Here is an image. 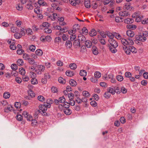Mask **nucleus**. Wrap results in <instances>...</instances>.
<instances>
[{
    "mask_svg": "<svg viewBox=\"0 0 148 148\" xmlns=\"http://www.w3.org/2000/svg\"><path fill=\"white\" fill-rule=\"evenodd\" d=\"M59 102L62 103H64L66 100L65 99L64 97L63 96V97H60L59 98Z\"/></svg>",
    "mask_w": 148,
    "mask_h": 148,
    "instance_id": "58",
    "label": "nucleus"
},
{
    "mask_svg": "<svg viewBox=\"0 0 148 148\" xmlns=\"http://www.w3.org/2000/svg\"><path fill=\"white\" fill-rule=\"evenodd\" d=\"M110 96V94L108 91L107 92H106L104 95V97L106 98H109Z\"/></svg>",
    "mask_w": 148,
    "mask_h": 148,
    "instance_id": "56",
    "label": "nucleus"
},
{
    "mask_svg": "<svg viewBox=\"0 0 148 148\" xmlns=\"http://www.w3.org/2000/svg\"><path fill=\"white\" fill-rule=\"evenodd\" d=\"M28 62L30 64L32 65H37L36 62L34 61V60L33 58H30L28 60Z\"/></svg>",
    "mask_w": 148,
    "mask_h": 148,
    "instance_id": "17",
    "label": "nucleus"
},
{
    "mask_svg": "<svg viewBox=\"0 0 148 148\" xmlns=\"http://www.w3.org/2000/svg\"><path fill=\"white\" fill-rule=\"evenodd\" d=\"M23 58L24 59L28 60L30 58L29 56L26 53H25L23 55Z\"/></svg>",
    "mask_w": 148,
    "mask_h": 148,
    "instance_id": "55",
    "label": "nucleus"
},
{
    "mask_svg": "<svg viewBox=\"0 0 148 148\" xmlns=\"http://www.w3.org/2000/svg\"><path fill=\"white\" fill-rule=\"evenodd\" d=\"M17 64L18 66H21L23 64V60L22 59H19L17 61Z\"/></svg>",
    "mask_w": 148,
    "mask_h": 148,
    "instance_id": "31",
    "label": "nucleus"
},
{
    "mask_svg": "<svg viewBox=\"0 0 148 148\" xmlns=\"http://www.w3.org/2000/svg\"><path fill=\"white\" fill-rule=\"evenodd\" d=\"M38 99L40 101H45V99L42 95H39L38 97Z\"/></svg>",
    "mask_w": 148,
    "mask_h": 148,
    "instance_id": "45",
    "label": "nucleus"
},
{
    "mask_svg": "<svg viewBox=\"0 0 148 148\" xmlns=\"http://www.w3.org/2000/svg\"><path fill=\"white\" fill-rule=\"evenodd\" d=\"M69 83L72 86H75L77 85V82L74 80L71 79L69 81Z\"/></svg>",
    "mask_w": 148,
    "mask_h": 148,
    "instance_id": "19",
    "label": "nucleus"
},
{
    "mask_svg": "<svg viewBox=\"0 0 148 148\" xmlns=\"http://www.w3.org/2000/svg\"><path fill=\"white\" fill-rule=\"evenodd\" d=\"M35 46L33 45H31L29 46V49L32 52H34L35 51Z\"/></svg>",
    "mask_w": 148,
    "mask_h": 148,
    "instance_id": "42",
    "label": "nucleus"
},
{
    "mask_svg": "<svg viewBox=\"0 0 148 148\" xmlns=\"http://www.w3.org/2000/svg\"><path fill=\"white\" fill-rule=\"evenodd\" d=\"M16 8V9L19 11H21L23 9V7L19 4L17 5Z\"/></svg>",
    "mask_w": 148,
    "mask_h": 148,
    "instance_id": "52",
    "label": "nucleus"
},
{
    "mask_svg": "<svg viewBox=\"0 0 148 148\" xmlns=\"http://www.w3.org/2000/svg\"><path fill=\"white\" fill-rule=\"evenodd\" d=\"M11 68L13 71H15L17 69V66L15 64H12L11 65Z\"/></svg>",
    "mask_w": 148,
    "mask_h": 148,
    "instance_id": "43",
    "label": "nucleus"
},
{
    "mask_svg": "<svg viewBox=\"0 0 148 148\" xmlns=\"http://www.w3.org/2000/svg\"><path fill=\"white\" fill-rule=\"evenodd\" d=\"M79 74L81 76H85L86 75L87 73L85 70H81L80 71Z\"/></svg>",
    "mask_w": 148,
    "mask_h": 148,
    "instance_id": "30",
    "label": "nucleus"
},
{
    "mask_svg": "<svg viewBox=\"0 0 148 148\" xmlns=\"http://www.w3.org/2000/svg\"><path fill=\"white\" fill-rule=\"evenodd\" d=\"M116 47H110V51L113 53H115L117 51V50L116 49Z\"/></svg>",
    "mask_w": 148,
    "mask_h": 148,
    "instance_id": "49",
    "label": "nucleus"
},
{
    "mask_svg": "<svg viewBox=\"0 0 148 148\" xmlns=\"http://www.w3.org/2000/svg\"><path fill=\"white\" fill-rule=\"evenodd\" d=\"M118 40H121L122 44L124 45L123 49L125 52L128 55L130 54V46L127 47L126 46V45H132L134 42L132 40L131 38H118Z\"/></svg>",
    "mask_w": 148,
    "mask_h": 148,
    "instance_id": "1",
    "label": "nucleus"
},
{
    "mask_svg": "<svg viewBox=\"0 0 148 148\" xmlns=\"http://www.w3.org/2000/svg\"><path fill=\"white\" fill-rule=\"evenodd\" d=\"M8 42L9 44H10V47L11 49L14 50L16 49V46L14 44L15 43L14 40L12 39L11 40H8Z\"/></svg>",
    "mask_w": 148,
    "mask_h": 148,
    "instance_id": "6",
    "label": "nucleus"
},
{
    "mask_svg": "<svg viewBox=\"0 0 148 148\" xmlns=\"http://www.w3.org/2000/svg\"><path fill=\"white\" fill-rule=\"evenodd\" d=\"M114 38H109L108 39L109 43L114 47H116L118 46V44L116 40L114 39Z\"/></svg>",
    "mask_w": 148,
    "mask_h": 148,
    "instance_id": "5",
    "label": "nucleus"
},
{
    "mask_svg": "<svg viewBox=\"0 0 148 148\" xmlns=\"http://www.w3.org/2000/svg\"><path fill=\"white\" fill-rule=\"evenodd\" d=\"M71 40L70 39L68 40L66 43V45L68 48H70L72 46V43Z\"/></svg>",
    "mask_w": 148,
    "mask_h": 148,
    "instance_id": "22",
    "label": "nucleus"
},
{
    "mask_svg": "<svg viewBox=\"0 0 148 148\" xmlns=\"http://www.w3.org/2000/svg\"><path fill=\"white\" fill-rule=\"evenodd\" d=\"M16 118L18 121H21L23 119V117L21 114H18L16 116Z\"/></svg>",
    "mask_w": 148,
    "mask_h": 148,
    "instance_id": "47",
    "label": "nucleus"
},
{
    "mask_svg": "<svg viewBox=\"0 0 148 148\" xmlns=\"http://www.w3.org/2000/svg\"><path fill=\"white\" fill-rule=\"evenodd\" d=\"M76 28H73V30L69 31L68 33L69 34H73L72 35V36H75V37H76V36L75 34V33L76 32ZM70 37H71V36Z\"/></svg>",
    "mask_w": 148,
    "mask_h": 148,
    "instance_id": "14",
    "label": "nucleus"
},
{
    "mask_svg": "<svg viewBox=\"0 0 148 148\" xmlns=\"http://www.w3.org/2000/svg\"><path fill=\"white\" fill-rule=\"evenodd\" d=\"M31 3H32L31 1H30V3L27 4L26 6V8L29 10H31L33 9V6L32 5Z\"/></svg>",
    "mask_w": 148,
    "mask_h": 148,
    "instance_id": "28",
    "label": "nucleus"
},
{
    "mask_svg": "<svg viewBox=\"0 0 148 148\" xmlns=\"http://www.w3.org/2000/svg\"><path fill=\"white\" fill-rule=\"evenodd\" d=\"M84 5L85 7L88 8H90L91 6L90 1L89 0H85Z\"/></svg>",
    "mask_w": 148,
    "mask_h": 148,
    "instance_id": "13",
    "label": "nucleus"
},
{
    "mask_svg": "<svg viewBox=\"0 0 148 148\" xmlns=\"http://www.w3.org/2000/svg\"><path fill=\"white\" fill-rule=\"evenodd\" d=\"M26 29L23 28H21V32L20 33H19V34H20L21 36H24L26 34Z\"/></svg>",
    "mask_w": 148,
    "mask_h": 148,
    "instance_id": "26",
    "label": "nucleus"
},
{
    "mask_svg": "<svg viewBox=\"0 0 148 148\" xmlns=\"http://www.w3.org/2000/svg\"><path fill=\"white\" fill-rule=\"evenodd\" d=\"M123 19L122 18L119 16L116 17L115 18V21L117 22H123Z\"/></svg>",
    "mask_w": 148,
    "mask_h": 148,
    "instance_id": "34",
    "label": "nucleus"
},
{
    "mask_svg": "<svg viewBox=\"0 0 148 148\" xmlns=\"http://www.w3.org/2000/svg\"><path fill=\"white\" fill-rule=\"evenodd\" d=\"M108 91L110 94L111 93L112 95L114 94L115 93V90L113 88H109L108 90Z\"/></svg>",
    "mask_w": 148,
    "mask_h": 148,
    "instance_id": "35",
    "label": "nucleus"
},
{
    "mask_svg": "<svg viewBox=\"0 0 148 148\" xmlns=\"http://www.w3.org/2000/svg\"><path fill=\"white\" fill-rule=\"evenodd\" d=\"M95 77L96 78H99L101 76V73L98 71H96L94 73Z\"/></svg>",
    "mask_w": 148,
    "mask_h": 148,
    "instance_id": "33",
    "label": "nucleus"
},
{
    "mask_svg": "<svg viewBox=\"0 0 148 148\" xmlns=\"http://www.w3.org/2000/svg\"><path fill=\"white\" fill-rule=\"evenodd\" d=\"M116 78L118 81L120 82L122 81L123 79V76L120 75L117 76Z\"/></svg>",
    "mask_w": 148,
    "mask_h": 148,
    "instance_id": "60",
    "label": "nucleus"
},
{
    "mask_svg": "<svg viewBox=\"0 0 148 148\" xmlns=\"http://www.w3.org/2000/svg\"><path fill=\"white\" fill-rule=\"evenodd\" d=\"M89 33L90 36L92 37L95 36L97 34L96 32L94 29H92Z\"/></svg>",
    "mask_w": 148,
    "mask_h": 148,
    "instance_id": "18",
    "label": "nucleus"
},
{
    "mask_svg": "<svg viewBox=\"0 0 148 148\" xmlns=\"http://www.w3.org/2000/svg\"><path fill=\"white\" fill-rule=\"evenodd\" d=\"M58 81L60 83H62V84H65L66 82L65 80L61 77H60L59 78Z\"/></svg>",
    "mask_w": 148,
    "mask_h": 148,
    "instance_id": "46",
    "label": "nucleus"
},
{
    "mask_svg": "<svg viewBox=\"0 0 148 148\" xmlns=\"http://www.w3.org/2000/svg\"><path fill=\"white\" fill-rule=\"evenodd\" d=\"M51 39V38H40V40L43 42L47 41H50Z\"/></svg>",
    "mask_w": 148,
    "mask_h": 148,
    "instance_id": "24",
    "label": "nucleus"
},
{
    "mask_svg": "<svg viewBox=\"0 0 148 148\" xmlns=\"http://www.w3.org/2000/svg\"><path fill=\"white\" fill-rule=\"evenodd\" d=\"M123 9L129 10H131L132 9V7L131 6L130 4L128 3L126 4L124 6Z\"/></svg>",
    "mask_w": 148,
    "mask_h": 148,
    "instance_id": "15",
    "label": "nucleus"
},
{
    "mask_svg": "<svg viewBox=\"0 0 148 148\" xmlns=\"http://www.w3.org/2000/svg\"><path fill=\"white\" fill-rule=\"evenodd\" d=\"M104 38H99V40L100 42L102 45H104L106 43Z\"/></svg>",
    "mask_w": 148,
    "mask_h": 148,
    "instance_id": "39",
    "label": "nucleus"
},
{
    "mask_svg": "<svg viewBox=\"0 0 148 148\" xmlns=\"http://www.w3.org/2000/svg\"><path fill=\"white\" fill-rule=\"evenodd\" d=\"M130 52H131L132 53H136L137 52V50L136 48L132 46H130Z\"/></svg>",
    "mask_w": 148,
    "mask_h": 148,
    "instance_id": "38",
    "label": "nucleus"
},
{
    "mask_svg": "<svg viewBox=\"0 0 148 148\" xmlns=\"http://www.w3.org/2000/svg\"><path fill=\"white\" fill-rule=\"evenodd\" d=\"M79 38H70L71 41H74L73 45L75 48L80 46V39H79Z\"/></svg>",
    "mask_w": 148,
    "mask_h": 148,
    "instance_id": "4",
    "label": "nucleus"
},
{
    "mask_svg": "<svg viewBox=\"0 0 148 148\" xmlns=\"http://www.w3.org/2000/svg\"><path fill=\"white\" fill-rule=\"evenodd\" d=\"M38 68L39 71L42 72H44L45 70V66L42 65L38 66Z\"/></svg>",
    "mask_w": 148,
    "mask_h": 148,
    "instance_id": "20",
    "label": "nucleus"
},
{
    "mask_svg": "<svg viewBox=\"0 0 148 148\" xmlns=\"http://www.w3.org/2000/svg\"><path fill=\"white\" fill-rule=\"evenodd\" d=\"M12 109V107L11 106H8L5 109V112H8L9 111H11Z\"/></svg>",
    "mask_w": 148,
    "mask_h": 148,
    "instance_id": "41",
    "label": "nucleus"
},
{
    "mask_svg": "<svg viewBox=\"0 0 148 148\" xmlns=\"http://www.w3.org/2000/svg\"><path fill=\"white\" fill-rule=\"evenodd\" d=\"M64 112L65 114L67 115H70L71 113V111L68 107H66L64 109Z\"/></svg>",
    "mask_w": 148,
    "mask_h": 148,
    "instance_id": "9",
    "label": "nucleus"
},
{
    "mask_svg": "<svg viewBox=\"0 0 148 148\" xmlns=\"http://www.w3.org/2000/svg\"><path fill=\"white\" fill-rule=\"evenodd\" d=\"M19 73L22 75H24L25 73V71L23 68H21L19 69Z\"/></svg>",
    "mask_w": 148,
    "mask_h": 148,
    "instance_id": "36",
    "label": "nucleus"
},
{
    "mask_svg": "<svg viewBox=\"0 0 148 148\" xmlns=\"http://www.w3.org/2000/svg\"><path fill=\"white\" fill-rule=\"evenodd\" d=\"M92 51L93 54L95 55H97L98 53V49L95 46H93L92 47Z\"/></svg>",
    "mask_w": 148,
    "mask_h": 148,
    "instance_id": "12",
    "label": "nucleus"
},
{
    "mask_svg": "<svg viewBox=\"0 0 148 148\" xmlns=\"http://www.w3.org/2000/svg\"><path fill=\"white\" fill-rule=\"evenodd\" d=\"M124 23L127 24H131L134 22V20L132 18H127L124 19Z\"/></svg>",
    "mask_w": 148,
    "mask_h": 148,
    "instance_id": "11",
    "label": "nucleus"
},
{
    "mask_svg": "<svg viewBox=\"0 0 148 148\" xmlns=\"http://www.w3.org/2000/svg\"><path fill=\"white\" fill-rule=\"evenodd\" d=\"M28 93L29 95L32 97H33L35 96V94L33 92L32 90H29L28 91Z\"/></svg>",
    "mask_w": 148,
    "mask_h": 148,
    "instance_id": "51",
    "label": "nucleus"
},
{
    "mask_svg": "<svg viewBox=\"0 0 148 148\" xmlns=\"http://www.w3.org/2000/svg\"><path fill=\"white\" fill-rule=\"evenodd\" d=\"M35 53L37 55L41 56L43 52L40 49H38L36 51Z\"/></svg>",
    "mask_w": 148,
    "mask_h": 148,
    "instance_id": "25",
    "label": "nucleus"
},
{
    "mask_svg": "<svg viewBox=\"0 0 148 148\" xmlns=\"http://www.w3.org/2000/svg\"><path fill=\"white\" fill-rule=\"evenodd\" d=\"M90 104L92 106L94 107H96L97 105V103L94 101H91L90 102Z\"/></svg>",
    "mask_w": 148,
    "mask_h": 148,
    "instance_id": "63",
    "label": "nucleus"
},
{
    "mask_svg": "<svg viewBox=\"0 0 148 148\" xmlns=\"http://www.w3.org/2000/svg\"><path fill=\"white\" fill-rule=\"evenodd\" d=\"M14 106L17 108H20L21 106V104L20 102H16Z\"/></svg>",
    "mask_w": 148,
    "mask_h": 148,
    "instance_id": "62",
    "label": "nucleus"
},
{
    "mask_svg": "<svg viewBox=\"0 0 148 148\" xmlns=\"http://www.w3.org/2000/svg\"><path fill=\"white\" fill-rule=\"evenodd\" d=\"M44 31L45 33H51V30L47 28H45L44 29Z\"/></svg>",
    "mask_w": 148,
    "mask_h": 148,
    "instance_id": "57",
    "label": "nucleus"
},
{
    "mask_svg": "<svg viewBox=\"0 0 148 148\" xmlns=\"http://www.w3.org/2000/svg\"><path fill=\"white\" fill-rule=\"evenodd\" d=\"M102 37H120L121 36L119 34L116 32L110 33L109 32H104L100 30L98 31Z\"/></svg>",
    "mask_w": 148,
    "mask_h": 148,
    "instance_id": "3",
    "label": "nucleus"
},
{
    "mask_svg": "<svg viewBox=\"0 0 148 148\" xmlns=\"http://www.w3.org/2000/svg\"><path fill=\"white\" fill-rule=\"evenodd\" d=\"M85 45L88 48H90L92 45V42L89 40H87L85 42Z\"/></svg>",
    "mask_w": 148,
    "mask_h": 148,
    "instance_id": "21",
    "label": "nucleus"
},
{
    "mask_svg": "<svg viewBox=\"0 0 148 148\" xmlns=\"http://www.w3.org/2000/svg\"><path fill=\"white\" fill-rule=\"evenodd\" d=\"M69 67L71 69L75 70L77 68V66L76 64L73 63L70 64Z\"/></svg>",
    "mask_w": 148,
    "mask_h": 148,
    "instance_id": "27",
    "label": "nucleus"
},
{
    "mask_svg": "<svg viewBox=\"0 0 148 148\" xmlns=\"http://www.w3.org/2000/svg\"><path fill=\"white\" fill-rule=\"evenodd\" d=\"M127 28L132 30L135 29L136 28V26L135 25H127Z\"/></svg>",
    "mask_w": 148,
    "mask_h": 148,
    "instance_id": "29",
    "label": "nucleus"
},
{
    "mask_svg": "<svg viewBox=\"0 0 148 148\" xmlns=\"http://www.w3.org/2000/svg\"><path fill=\"white\" fill-rule=\"evenodd\" d=\"M42 27L47 28L49 27V24L47 22H44L42 23Z\"/></svg>",
    "mask_w": 148,
    "mask_h": 148,
    "instance_id": "59",
    "label": "nucleus"
},
{
    "mask_svg": "<svg viewBox=\"0 0 148 148\" xmlns=\"http://www.w3.org/2000/svg\"><path fill=\"white\" fill-rule=\"evenodd\" d=\"M26 33L28 35H32L33 34V32L32 29L30 28H28L25 30Z\"/></svg>",
    "mask_w": 148,
    "mask_h": 148,
    "instance_id": "40",
    "label": "nucleus"
},
{
    "mask_svg": "<svg viewBox=\"0 0 148 148\" xmlns=\"http://www.w3.org/2000/svg\"><path fill=\"white\" fill-rule=\"evenodd\" d=\"M82 95L86 97H88L90 96L89 92L86 91H84L82 92Z\"/></svg>",
    "mask_w": 148,
    "mask_h": 148,
    "instance_id": "32",
    "label": "nucleus"
},
{
    "mask_svg": "<svg viewBox=\"0 0 148 148\" xmlns=\"http://www.w3.org/2000/svg\"><path fill=\"white\" fill-rule=\"evenodd\" d=\"M23 114L27 119V120L31 121L32 119V116L29 115L28 113L27 112H23Z\"/></svg>",
    "mask_w": 148,
    "mask_h": 148,
    "instance_id": "8",
    "label": "nucleus"
},
{
    "mask_svg": "<svg viewBox=\"0 0 148 148\" xmlns=\"http://www.w3.org/2000/svg\"><path fill=\"white\" fill-rule=\"evenodd\" d=\"M119 15L121 16H123L126 17L130 15L128 12L126 11H120L119 13Z\"/></svg>",
    "mask_w": 148,
    "mask_h": 148,
    "instance_id": "7",
    "label": "nucleus"
},
{
    "mask_svg": "<svg viewBox=\"0 0 148 148\" xmlns=\"http://www.w3.org/2000/svg\"><path fill=\"white\" fill-rule=\"evenodd\" d=\"M59 108L60 110H63L64 111V109H65V108L66 107H68V106H63V104L59 105Z\"/></svg>",
    "mask_w": 148,
    "mask_h": 148,
    "instance_id": "54",
    "label": "nucleus"
},
{
    "mask_svg": "<svg viewBox=\"0 0 148 148\" xmlns=\"http://www.w3.org/2000/svg\"><path fill=\"white\" fill-rule=\"evenodd\" d=\"M74 96V94L72 93H70L68 94V96L69 98V100L73 99Z\"/></svg>",
    "mask_w": 148,
    "mask_h": 148,
    "instance_id": "61",
    "label": "nucleus"
},
{
    "mask_svg": "<svg viewBox=\"0 0 148 148\" xmlns=\"http://www.w3.org/2000/svg\"><path fill=\"white\" fill-rule=\"evenodd\" d=\"M66 75L69 77H72L74 75V73L72 71L68 70L66 72Z\"/></svg>",
    "mask_w": 148,
    "mask_h": 148,
    "instance_id": "23",
    "label": "nucleus"
},
{
    "mask_svg": "<svg viewBox=\"0 0 148 148\" xmlns=\"http://www.w3.org/2000/svg\"><path fill=\"white\" fill-rule=\"evenodd\" d=\"M3 96L5 99H8L10 97V94L8 92H5L3 94Z\"/></svg>",
    "mask_w": 148,
    "mask_h": 148,
    "instance_id": "37",
    "label": "nucleus"
},
{
    "mask_svg": "<svg viewBox=\"0 0 148 148\" xmlns=\"http://www.w3.org/2000/svg\"><path fill=\"white\" fill-rule=\"evenodd\" d=\"M69 1L71 4L74 6L76 5L77 3H78V2L75 0H69Z\"/></svg>",
    "mask_w": 148,
    "mask_h": 148,
    "instance_id": "48",
    "label": "nucleus"
},
{
    "mask_svg": "<svg viewBox=\"0 0 148 148\" xmlns=\"http://www.w3.org/2000/svg\"><path fill=\"white\" fill-rule=\"evenodd\" d=\"M141 34V36H143L144 37H147L148 36V32L147 31L143 32Z\"/></svg>",
    "mask_w": 148,
    "mask_h": 148,
    "instance_id": "53",
    "label": "nucleus"
},
{
    "mask_svg": "<svg viewBox=\"0 0 148 148\" xmlns=\"http://www.w3.org/2000/svg\"><path fill=\"white\" fill-rule=\"evenodd\" d=\"M30 75L32 79L35 78L36 77V74L34 73L33 72H30Z\"/></svg>",
    "mask_w": 148,
    "mask_h": 148,
    "instance_id": "64",
    "label": "nucleus"
},
{
    "mask_svg": "<svg viewBox=\"0 0 148 148\" xmlns=\"http://www.w3.org/2000/svg\"><path fill=\"white\" fill-rule=\"evenodd\" d=\"M31 83L33 84H36L38 83V81L35 78H34L31 79Z\"/></svg>",
    "mask_w": 148,
    "mask_h": 148,
    "instance_id": "44",
    "label": "nucleus"
},
{
    "mask_svg": "<svg viewBox=\"0 0 148 148\" xmlns=\"http://www.w3.org/2000/svg\"><path fill=\"white\" fill-rule=\"evenodd\" d=\"M51 106V104L48 103H44V104L40 105L39 106L40 110L38 111L43 115H46L47 113L46 112L47 108H50Z\"/></svg>",
    "mask_w": 148,
    "mask_h": 148,
    "instance_id": "2",
    "label": "nucleus"
},
{
    "mask_svg": "<svg viewBox=\"0 0 148 148\" xmlns=\"http://www.w3.org/2000/svg\"><path fill=\"white\" fill-rule=\"evenodd\" d=\"M137 40L136 42H138V41H141L143 42L145 41L147 39L146 38H136Z\"/></svg>",
    "mask_w": 148,
    "mask_h": 148,
    "instance_id": "50",
    "label": "nucleus"
},
{
    "mask_svg": "<svg viewBox=\"0 0 148 148\" xmlns=\"http://www.w3.org/2000/svg\"><path fill=\"white\" fill-rule=\"evenodd\" d=\"M38 3L40 5L47 6V5L46 3L43 0H38Z\"/></svg>",
    "mask_w": 148,
    "mask_h": 148,
    "instance_id": "16",
    "label": "nucleus"
},
{
    "mask_svg": "<svg viewBox=\"0 0 148 148\" xmlns=\"http://www.w3.org/2000/svg\"><path fill=\"white\" fill-rule=\"evenodd\" d=\"M126 34L129 37H133L134 35V34L132 31L128 30L126 32Z\"/></svg>",
    "mask_w": 148,
    "mask_h": 148,
    "instance_id": "10",
    "label": "nucleus"
}]
</instances>
